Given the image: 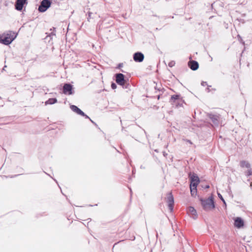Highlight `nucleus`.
<instances>
[{
	"instance_id": "6e6552de",
	"label": "nucleus",
	"mask_w": 252,
	"mask_h": 252,
	"mask_svg": "<svg viewBox=\"0 0 252 252\" xmlns=\"http://www.w3.org/2000/svg\"><path fill=\"white\" fill-rule=\"evenodd\" d=\"M234 225L235 227L237 228H240L244 226V222L242 218L240 217H237L234 219Z\"/></svg>"
},
{
	"instance_id": "cd10ccee",
	"label": "nucleus",
	"mask_w": 252,
	"mask_h": 252,
	"mask_svg": "<svg viewBox=\"0 0 252 252\" xmlns=\"http://www.w3.org/2000/svg\"><path fill=\"white\" fill-rule=\"evenodd\" d=\"M209 188V186H206V189H208V188Z\"/></svg>"
},
{
	"instance_id": "9d476101",
	"label": "nucleus",
	"mask_w": 252,
	"mask_h": 252,
	"mask_svg": "<svg viewBox=\"0 0 252 252\" xmlns=\"http://www.w3.org/2000/svg\"><path fill=\"white\" fill-rule=\"evenodd\" d=\"M116 82L120 85H124L125 84L124 75L122 73H118L116 74Z\"/></svg>"
},
{
	"instance_id": "0eeeda50",
	"label": "nucleus",
	"mask_w": 252,
	"mask_h": 252,
	"mask_svg": "<svg viewBox=\"0 0 252 252\" xmlns=\"http://www.w3.org/2000/svg\"><path fill=\"white\" fill-rule=\"evenodd\" d=\"M188 213L194 220H196L198 217L196 210L193 207L190 206L188 208Z\"/></svg>"
},
{
	"instance_id": "5701e85b",
	"label": "nucleus",
	"mask_w": 252,
	"mask_h": 252,
	"mask_svg": "<svg viewBox=\"0 0 252 252\" xmlns=\"http://www.w3.org/2000/svg\"><path fill=\"white\" fill-rule=\"evenodd\" d=\"M111 87L113 89H115L117 88V85L115 83H113L111 84Z\"/></svg>"
},
{
	"instance_id": "f257e3e1",
	"label": "nucleus",
	"mask_w": 252,
	"mask_h": 252,
	"mask_svg": "<svg viewBox=\"0 0 252 252\" xmlns=\"http://www.w3.org/2000/svg\"><path fill=\"white\" fill-rule=\"evenodd\" d=\"M203 209L206 211L211 210L215 208V204L213 197L212 196H210L207 199H200Z\"/></svg>"
},
{
	"instance_id": "f8f14e48",
	"label": "nucleus",
	"mask_w": 252,
	"mask_h": 252,
	"mask_svg": "<svg viewBox=\"0 0 252 252\" xmlns=\"http://www.w3.org/2000/svg\"><path fill=\"white\" fill-rule=\"evenodd\" d=\"M188 65L192 70H196L198 68L199 64L196 61H191L189 62Z\"/></svg>"
},
{
	"instance_id": "b1692460",
	"label": "nucleus",
	"mask_w": 252,
	"mask_h": 252,
	"mask_svg": "<svg viewBox=\"0 0 252 252\" xmlns=\"http://www.w3.org/2000/svg\"><path fill=\"white\" fill-rule=\"evenodd\" d=\"M93 13L92 12H89L88 13V21L91 18V15Z\"/></svg>"
},
{
	"instance_id": "412c9836",
	"label": "nucleus",
	"mask_w": 252,
	"mask_h": 252,
	"mask_svg": "<svg viewBox=\"0 0 252 252\" xmlns=\"http://www.w3.org/2000/svg\"><path fill=\"white\" fill-rule=\"evenodd\" d=\"M218 196L219 197V198L223 201V202L225 204V202L224 200V199L223 198L222 196H221V195L218 192Z\"/></svg>"
},
{
	"instance_id": "aec40b11",
	"label": "nucleus",
	"mask_w": 252,
	"mask_h": 252,
	"mask_svg": "<svg viewBox=\"0 0 252 252\" xmlns=\"http://www.w3.org/2000/svg\"><path fill=\"white\" fill-rule=\"evenodd\" d=\"M196 192H197V189H190V193L192 196L195 195L196 194Z\"/></svg>"
},
{
	"instance_id": "423d86ee",
	"label": "nucleus",
	"mask_w": 252,
	"mask_h": 252,
	"mask_svg": "<svg viewBox=\"0 0 252 252\" xmlns=\"http://www.w3.org/2000/svg\"><path fill=\"white\" fill-rule=\"evenodd\" d=\"M63 93L68 95L72 94V86L70 84H65L63 87Z\"/></svg>"
},
{
	"instance_id": "6ab92c4d",
	"label": "nucleus",
	"mask_w": 252,
	"mask_h": 252,
	"mask_svg": "<svg viewBox=\"0 0 252 252\" xmlns=\"http://www.w3.org/2000/svg\"><path fill=\"white\" fill-rule=\"evenodd\" d=\"M175 64V63L174 61H170L169 63H168V66L170 67H172L173 66H174Z\"/></svg>"
},
{
	"instance_id": "a211bd4d",
	"label": "nucleus",
	"mask_w": 252,
	"mask_h": 252,
	"mask_svg": "<svg viewBox=\"0 0 252 252\" xmlns=\"http://www.w3.org/2000/svg\"><path fill=\"white\" fill-rule=\"evenodd\" d=\"M180 97V95H173L171 96V100H175L178 99Z\"/></svg>"
},
{
	"instance_id": "dca6fc26",
	"label": "nucleus",
	"mask_w": 252,
	"mask_h": 252,
	"mask_svg": "<svg viewBox=\"0 0 252 252\" xmlns=\"http://www.w3.org/2000/svg\"><path fill=\"white\" fill-rule=\"evenodd\" d=\"M57 100L55 98H49L48 100L45 102V105L47 104H53L56 103Z\"/></svg>"
},
{
	"instance_id": "ddd939ff",
	"label": "nucleus",
	"mask_w": 252,
	"mask_h": 252,
	"mask_svg": "<svg viewBox=\"0 0 252 252\" xmlns=\"http://www.w3.org/2000/svg\"><path fill=\"white\" fill-rule=\"evenodd\" d=\"M209 117L214 125H218L219 119V116L217 115L209 114Z\"/></svg>"
},
{
	"instance_id": "4468645a",
	"label": "nucleus",
	"mask_w": 252,
	"mask_h": 252,
	"mask_svg": "<svg viewBox=\"0 0 252 252\" xmlns=\"http://www.w3.org/2000/svg\"><path fill=\"white\" fill-rule=\"evenodd\" d=\"M190 183H194L196 184H198V183H199V179L196 174H192L190 177Z\"/></svg>"
},
{
	"instance_id": "2eb2a0df",
	"label": "nucleus",
	"mask_w": 252,
	"mask_h": 252,
	"mask_svg": "<svg viewBox=\"0 0 252 252\" xmlns=\"http://www.w3.org/2000/svg\"><path fill=\"white\" fill-rule=\"evenodd\" d=\"M240 165L241 166V167H246L247 168H250L251 167V165L250 164V163L247 161H245V160H242V161H240Z\"/></svg>"
},
{
	"instance_id": "39448f33",
	"label": "nucleus",
	"mask_w": 252,
	"mask_h": 252,
	"mask_svg": "<svg viewBox=\"0 0 252 252\" xmlns=\"http://www.w3.org/2000/svg\"><path fill=\"white\" fill-rule=\"evenodd\" d=\"M167 201L169 209L172 211L174 206V198L171 193H169L167 197Z\"/></svg>"
},
{
	"instance_id": "1a4fd4ad",
	"label": "nucleus",
	"mask_w": 252,
	"mask_h": 252,
	"mask_svg": "<svg viewBox=\"0 0 252 252\" xmlns=\"http://www.w3.org/2000/svg\"><path fill=\"white\" fill-rule=\"evenodd\" d=\"M27 0H17L15 3V8L18 11L22 10L24 5L26 3Z\"/></svg>"
},
{
	"instance_id": "20e7f679",
	"label": "nucleus",
	"mask_w": 252,
	"mask_h": 252,
	"mask_svg": "<svg viewBox=\"0 0 252 252\" xmlns=\"http://www.w3.org/2000/svg\"><path fill=\"white\" fill-rule=\"evenodd\" d=\"M70 109L73 112L76 113L77 114L81 115L82 116H84L87 118L90 119L87 115H86L81 109H80L79 108H78L76 106L72 105L70 106ZM92 123H94V122L90 119Z\"/></svg>"
},
{
	"instance_id": "a878e982",
	"label": "nucleus",
	"mask_w": 252,
	"mask_h": 252,
	"mask_svg": "<svg viewBox=\"0 0 252 252\" xmlns=\"http://www.w3.org/2000/svg\"><path fill=\"white\" fill-rule=\"evenodd\" d=\"M163 154L164 157H166L167 155V154L165 152L163 153Z\"/></svg>"
},
{
	"instance_id": "393cba45",
	"label": "nucleus",
	"mask_w": 252,
	"mask_h": 252,
	"mask_svg": "<svg viewBox=\"0 0 252 252\" xmlns=\"http://www.w3.org/2000/svg\"><path fill=\"white\" fill-rule=\"evenodd\" d=\"M201 85L203 86H205L207 85V82H203L201 83Z\"/></svg>"
},
{
	"instance_id": "f3484780",
	"label": "nucleus",
	"mask_w": 252,
	"mask_h": 252,
	"mask_svg": "<svg viewBox=\"0 0 252 252\" xmlns=\"http://www.w3.org/2000/svg\"><path fill=\"white\" fill-rule=\"evenodd\" d=\"M198 184H195L194 183H190V189H196V187Z\"/></svg>"
},
{
	"instance_id": "9b49d317",
	"label": "nucleus",
	"mask_w": 252,
	"mask_h": 252,
	"mask_svg": "<svg viewBox=\"0 0 252 252\" xmlns=\"http://www.w3.org/2000/svg\"><path fill=\"white\" fill-rule=\"evenodd\" d=\"M144 58V55L140 52L135 53L133 55V60L136 62H142Z\"/></svg>"
},
{
	"instance_id": "4be33fe9",
	"label": "nucleus",
	"mask_w": 252,
	"mask_h": 252,
	"mask_svg": "<svg viewBox=\"0 0 252 252\" xmlns=\"http://www.w3.org/2000/svg\"><path fill=\"white\" fill-rule=\"evenodd\" d=\"M252 174V171L251 169H249L248 170V171L246 172V175L249 176Z\"/></svg>"
},
{
	"instance_id": "f03ea898",
	"label": "nucleus",
	"mask_w": 252,
	"mask_h": 252,
	"mask_svg": "<svg viewBox=\"0 0 252 252\" xmlns=\"http://www.w3.org/2000/svg\"><path fill=\"white\" fill-rule=\"evenodd\" d=\"M17 34L14 32L9 31L4 34V38L0 40V42L5 45H9L14 40Z\"/></svg>"
},
{
	"instance_id": "7ed1b4c3",
	"label": "nucleus",
	"mask_w": 252,
	"mask_h": 252,
	"mask_svg": "<svg viewBox=\"0 0 252 252\" xmlns=\"http://www.w3.org/2000/svg\"><path fill=\"white\" fill-rule=\"evenodd\" d=\"M51 2L49 0H42L38 7V11L41 12L46 11L51 6Z\"/></svg>"
},
{
	"instance_id": "c85d7f7f",
	"label": "nucleus",
	"mask_w": 252,
	"mask_h": 252,
	"mask_svg": "<svg viewBox=\"0 0 252 252\" xmlns=\"http://www.w3.org/2000/svg\"><path fill=\"white\" fill-rule=\"evenodd\" d=\"M251 186L252 187V183H251Z\"/></svg>"
},
{
	"instance_id": "bb28decb",
	"label": "nucleus",
	"mask_w": 252,
	"mask_h": 252,
	"mask_svg": "<svg viewBox=\"0 0 252 252\" xmlns=\"http://www.w3.org/2000/svg\"><path fill=\"white\" fill-rule=\"evenodd\" d=\"M122 66H123V64L122 63H120L119 65V67H122Z\"/></svg>"
}]
</instances>
